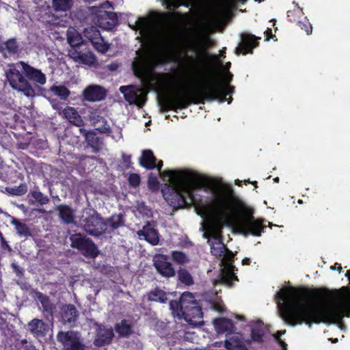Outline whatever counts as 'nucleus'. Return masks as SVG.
Here are the masks:
<instances>
[{
    "mask_svg": "<svg viewBox=\"0 0 350 350\" xmlns=\"http://www.w3.org/2000/svg\"><path fill=\"white\" fill-rule=\"evenodd\" d=\"M214 77V75H211L209 76L208 78H206V80H200V82H202L200 83V85H198V86H189V87H187V89L185 90V91L182 93V94H176L175 96H166L165 98H164L162 100H161L159 102V105H160V108H161V110L163 112H166L167 111H164L163 109V105H164L166 99L167 98H170V99H174L176 96H179V95H187L190 91H192L193 90H198V89H200L201 88L204 84H206V83H208L209 81L211 80V78Z\"/></svg>",
    "mask_w": 350,
    "mask_h": 350,
    "instance_id": "obj_39",
    "label": "nucleus"
},
{
    "mask_svg": "<svg viewBox=\"0 0 350 350\" xmlns=\"http://www.w3.org/2000/svg\"><path fill=\"white\" fill-rule=\"evenodd\" d=\"M131 156L124 153L122 154V165L124 170H129L132 167Z\"/></svg>",
    "mask_w": 350,
    "mask_h": 350,
    "instance_id": "obj_52",
    "label": "nucleus"
},
{
    "mask_svg": "<svg viewBox=\"0 0 350 350\" xmlns=\"http://www.w3.org/2000/svg\"><path fill=\"white\" fill-rule=\"evenodd\" d=\"M29 331L36 336H44L47 331L46 324L40 319H33L28 324Z\"/></svg>",
    "mask_w": 350,
    "mask_h": 350,
    "instance_id": "obj_33",
    "label": "nucleus"
},
{
    "mask_svg": "<svg viewBox=\"0 0 350 350\" xmlns=\"http://www.w3.org/2000/svg\"><path fill=\"white\" fill-rule=\"evenodd\" d=\"M195 35L196 39L189 43L188 49L196 52L197 57L187 56L186 60L187 63L192 65L193 68L202 69L204 71L206 62V59L209 55L205 48L208 46V42H210L211 40L210 38H201L200 31H196Z\"/></svg>",
    "mask_w": 350,
    "mask_h": 350,
    "instance_id": "obj_7",
    "label": "nucleus"
},
{
    "mask_svg": "<svg viewBox=\"0 0 350 350\" xmlns=\"http://www.w3.org/2000/svg\"><path fill=\"white\" fill-rule=\"evenodd\" d=\"M187 302L189 304L184 306L183 319L190 325H202L204 321L202 307L193 293H191V298H188Z\"/></svg>",
    "mask_w": 350,
    "mask_h": 350,
    "instance_id": "obj_11",
    "label": "nucleus"
},
{
    "mask_svg": "<svg viewBox=\"0 0 350 350\" xmlns=\"http://www.w3.org/2000/svg\"><path fill=\"white\" fill-rule=\"evenodd\" d=\"M12 189V194L16 196H22L27 193V187L25 184H21L18 187H13Z\"/></svg>",
    "mask_w": 350,
    "mask_h": 350,
    "instance_id": "obj_53",
    "label": "nucleus"
},
{
    "mask_svg": "<svg viewBox=\"0 0 350 350\" xmlns=\"http://www.w3.org/2000/svg\"><path fill=\"white\" fill-rule=\"evenodd\" d=\"M82 95L84 100L90 102L100 101L106 98L107 91L102 86L91 85L83 91Z\"/></svg>",
    "mask_w": 350,
    "mask_h": 350,
    "instance_id": "obj_19",
    "label": "nucleus"
},
{
    "mask_svg": "<svg viewBox=\"0 0 350 350\" xmlns=\"http://www.w3.org/2000/svg\"><path fill=\"white\" fill-rule=\"evenodd\" d=\"M250 263H251V260L249 258L245 257L242 260L243 265H250Z\"/></svg>",
    "mask_w": 350,
    "mask_h": 350,
    "instance_id": "obj_62",
    "label": "nucleus"
},
{
    "mask_svg": "<svg viewBox=\"0 0 350 350\" xmlns=\"http://www.w3.org/2000/svg\"><path fill=\"white\" fill-rule=\"evenodd\" d=\"M230 66H231V63L230 62H228L224 65V68L228 72V71H229Z\"/></svg>",
    "mask_w": 350,
    "mask_h": 350,
    "instance_id": "obj_64",
    "label": "nucleus"
},
{
    "mask_svg": "<svg viewBox=\"0 0 350 350\" xmlns=\"http://www.w3.org/2000/svg\"><path fill=\"white\" fill-rule=\"evenodd\" d=\"M137 26L140 29H144L146 27V21L144 18H139L136 22Z\"/></svg>",
    "mask_w": 350,
    "mask_h": 350,
    "instance_id": "obj_58",
    "label": "nucleus"
},
{
    "mask_svg": "<svg viewBox=\"0 0 350 350\" xmlns=\"http://www.w3.org/2000/svg\"><path fill=\"white\" fill-rule=\"evenodd\" d=\"M19 44L16 38H10L5 42L0 41V52L7 51L10 55H16L18 53Z\"/></svg>",
    "mask_w": 350,
    "mask_h": 350,
    "instance_id": "obj_36",
    "label": "nucleus"
},
{
    "mask_svg": "<svg viewBox=\"0 0 350 350\" xmlns=\"http://www.w3.org/2000/svg\"><path fill=\"white\" fill-rule=\"evenodd\" d=\"M266 334V328L263 322L257 321L251 327V339L252 341L261 344L264 342V336Z\"/></svg>",
    "mask_w": 350,
    "mask_h": 350,
    "instance_id": "obj_28",
    "label": "nucleus"
},
{
    "mask_svg": "<svg viewBox=\"0 0 350 350\" xmlns=\"http://www.w3.org/2000/svg\"><path fill=\"white\" fill-rule=\"evenodd\" d=\"M105 224V234H111L116 230L125 226L124 215L122 213L113 214L106 219H104Z\"/></svg>",
    "mask_w": 350,
    "mask_h": 350,
    "instance_id": "obj_22",
    "label": "nucleus"
},
{
    "mask_svg": "<svg viewBox=\"0 0 350 350\" xmlns=\"http://www.w3.org/2000/svg\"><path fill=\"white\" fill-rule=\"evenodd\" d=\"M153 265L157 271L163 277L171 278L176 274V271L172 263L169 262L167 255H156L153 258Z\"/></svg>",
    "mask_w": 350,
    "mask_h": 350,
    "instance_id": "obj_18",
    "label": "nucleus"
},
{
    "mask_svg": "<svg viewBox=\"0 0 350 350\" xmlns=\"http://www.w3.org/2000/svg\"><path fill=\"white\" fill-rule=\"evenodd\" d=\"M0 240L1 243V247L3 250H7L8 251H11L12 249L10 246L8 245V242L5 241V238L3 237V234L0 232Z\"/></svg>",
    "mask_w": 350,
    "mask_h": 350,
    "instance_id": "obj_56",
    "label": "nucleus"
},
{
    "mask_svg": "<svg viewBox=\"0 0 350 350\" xmlns=\"http://www.w3.org/2000/svg\"><path fill=\"white\" fill-rule=\"evenodd\" d=\"M138 234L139 236H143L144 239L152 245H157L159 242L158 231L150 222H148Z\"/></svg>",
    "mask_w": 350,
    "mask_h": 350,
    "instance_id": "obj_25",
    "label": "nucleus"
},
{
    "mask_svg": "<svg viewBox=\"0 0 350 350\" xmlns=\"http://www.w3.org/2000/svg\"><path fill=\"white\" fill-rule=\"evenodd\" d=\"M302 14V10L299 7L287 12V17L288 21L291 22L297 23V21H299V18Z\"/></svg>",
    "mask_w": 350,
    "mask_h": 350,
    "instance_id": "obj_49",
    "label": "nucleus"
},
{
    "mask_svg": "<svg viewBox=\"0 0 350 350\" xmlns=\"http://www.w3.org/2000/svg\"><path fill=\"white\" fill-rule=\"evenodd\" d=\"M265 34L267 36L266 40L269 41L271 38H273L272 31L271 29H269L267 31H265Z\"/></svg>",
    "mask_w": 350,
    "mask_h": 350,
    "instance_id": "obj_61",
    "label": "nucleus"
},
{
    "mask_svg": "<svg viewBox=\"0 0 350 350\" xmlns=\"http://www.w3.org/2000/svg\"><path fill=\"white\" fill-rule=\"evenodd\" d=\"M225 347L228 350H248L247 347L239 340H226Z\"/></svg>",
    "mask_w": 350,
    "mask_h": 350,
    "instance_id": "obj_43",
    "label": "nucleus"
},
{
    "mask_svg": "<svg viewBox=\"0 0 350 350\" xmlns=\"http://www.w3.org/2000/svg\"><path fill=\"white\" fill-rule=\"evenodd\" d=\"M163 165V162L162 160H159L158 161H157V167L156 168L157 169L158 172H159V174L160 175V176L163 179L165 180V178H167V176H165L163 174L167 170H164V171H162L161 169H162V167Z\"/></svg>",
    "mask_w": 350,
    "mask_h": 350,
    "instance_id": "obj_55",
    "label": "nucleus"
},
{
    "mask_svg": "<svg viewBox=\"0 0 350 350\" xmlns=\"http://www.w3.org/2000/svg\"><path fill=\"white\" fill-rule=\"evenodd\" d=\"M32 293L33 297L38 299L42 304L43 312L47 314L52 315L55 308L51 303L49 297L38 290H33Z\"/></svg>",
    "mask_w": 350,
    "mask_h": 350,
    "instance_id": "obj_30",
    "label": "nucleus"
},
{
    "mask_svg": "<svg viewBox=\"0 0 350 350\" xmlns=\"http://www.w3.org/2000/svg\"><path fill=\"white\" fill-rule=\"evenodd\" d=\"M157 159L151 150H144L139 159V165L148 170H152L157 167Z\"/></svg>",
    "mask_w": 350,
    "mask_h": 350,
    "instance_id": "obj_26",
    "label": "nucleus"
},
{
    "mask_svg": "<svg viewBox=\"0 0 350 350\" xmlns=\"http://www.w3.org/2000/svg\"><path fill=\"white\" fill-rule=\"evenodd\" d=\"M286 332L285 330L284 331H278L276 332V334L274 335L275 341L279 343L280 341L282 340L281 338V336L284 334Z\"/></svg>",
    "mask_w": 350,
    "mask_h": 350,
    "instance_id": "obj_59",
    "label": "nucleus"
},
{
    "mask_svg": "<svg viewBox=\"0 0 350 350\" xmlns=\"http://www.w3.org/2000/svg\"><path fill=\"white\" fill-rule=\"evenodd\" d=\"M234 88L230 85L222 84L217 79L214 78L204 84L201 88L193 90L187 95H179L174 99H166L163 109L164 111H175L186 109L191 104H204L205 101L217 100L219 103L225 102L226 96L232 94Z\"/></svg>",
    "mask_w": 350,
    "mask_h": 350,
    "instance_id": "obj_4",
    "label": "nucleus"
},
{
    "mask_svg": "<svg viewBox=\"0 0 350 350\" xmlns=\"http://www.w3.org/2000/svg\"><path fill=\"white\" fill-rule=\"evenodd\" d=\"M172 16L179 18H185L189 16V14H182L178 11H173L170 13Z\"/></svg>",
    "mask_w": 350,
    "mask_h": 350,
    "instance_id": "obj_57",
    "label": "nucleus"
},
{
    "mask_svg": "<svg viewBox=\"0 0 350 350\" xmlns=\"http://www.w3.org/2000/svg\"><path fill=\"white\" fill-rule=\"evenodd\" d=\"M192 69H186L184 72L183 75V79L185 82H189V84H191V82H192V85H193V82H196V79H199V77H202V69L196 68L191 67ZM200 79H202V77H200ZM194 85H196V83H194Z\"/></svg>",
    "mask_w": 350,
    "mask_h": 350,
    "instance_id": "obj_38",
    "label": "nucleus"
},
{
    "mask_svg": "<svg viewBox=\"0 0 350 350\" xmlns=\"http://www.w3.org/2000/svg\"><path fill=\"white\" fill-rule=\"evenodd\" d=\"M213 324L217 333L226 335L235 333L236 327L232 319L220 317L213 320Z\"/></svg>",
    "mask_w": 350,
    "mask_h": 350,
    "instance_id": "obj_23",
    "label": "nucleus"
},
{
    "mask_svg": "<svg viewBox=\"0 0 350 350\" xmlns=\"http://www.w3.org/2000/svg\"><path fill=\"white\" fill-rule=\"evenodd\" d=\"M350 292L349 286H342L339 290L330 291L326 288L310 290L306 287L283 288L277 293V298L284 303L280 304L281 317L286 323L295 326L306 323L336 324L343 326V318L350 314V307L342 302H330L323 304L303 303L310 299H323L331 294Z\"/></svg>",
    "mask_w": 350,
    "mask_h": 350,
    "instance_id": "obj_1",
    "label": "nucleus"
},
{
    "mask_svg": "<svg viewBox=\"0 0 350 350\" xmlns=\"http://www.w3.org/2000/svg\"><path fill=\"white\" fill-rule=\"evenodd\" d=\"M159 182L157 176L150 173L148 178V186L152 191H157L159 189Z\"/></svg>",
    "mask_w": 350,
    "mask_h": 350,
    "instance_id": "obj_51",
    "label": "nucleus"
},
{
    "mask_svg": "<svg viewBox=\"0 0 350 350\" xmlns=\"http://www.w3.org/2000/svg\"><path fill=\"white\" fill-rule=\"evenodd\" d=\"M64 117L71 124L81 128L84 122L78 111L72 107H66L63 110Z\"/></svg>",
    "mask_w": 350,
    "mask_h": 350,
    "instance_id": "obj_31",
    "label": "nucleus"
},
{
    "mask_svg": "<svg viewBox=\"0 0 350 350\" xmlns=\"http://www.w3.org/2000/svg\"><path fill=\"white\" fill-rule=\"evenodd\" d=\"M213 194L212 206L216 220L209 225L208 232L204 234V237L217 241L223 240V227L231 226L235 213L244 208V204L234 193L232 187L224 183H221L219 190L213 191Z\"/></svg>",
    "mask_w": 350,
    "mask_h": 350,
    "instance_id": "obj_3",
    "label": "nucleus"
},
{
    "mask_svg": "<svg viewBox=\"0 0 350 350\" xmlns=\"http://www.w3.org/2000/svg\"><path fill=\"white\" fill-rule=\"evenodd\" d=\"M234 260V254L227 248L225 253H224V255L221 256V266L223 267V269H221L218 282L228 287H232L234 285L233 281L239 280L234 273L236 267L232 263Z\"/></svg>",
    "mask_w": 350,
    "mask_h": 350,
    "instance_id": "obj_10",
    "label": "nucleus"
},
{
    "mask_svg": "<svg viewBox=\"0 0 350 350\" xmlns=\"http://www.w3.org/2000/svg\"><path fill=\"white\" fill-rule=\"evenodd\" d=\"M84 36L92 43L99 53H105L109 49V44L104 41L97 27L92 26L84 31Z\"/></svg>",
    "mask_w": 350,
    "mask_h": 350,
    "instance_id": "obj_16",
    "label": "nucleus"
},
{
    "mask_svg": "<svg viewBox=\"0 0 350 350\" xmlns=\"http://www.w3.org/2000/svg\"><path fill=\"white\" fill-rule=\"evenodd\" d=\"M83 229L90 235L100 237L106 232L104 218L96 210H90L87 216L81 219Z\"/></svg>",
    "mask_w": 350,
    "mask_h": 350,
    "instance_id": "obj_9",
    "label": "nucleus"
},
{
    "mask_svg": "<svg viewBox=\"0 0 350 350\" xmlns=\"http://www.w3.org/2000/svg\"><path fill=\"white\" fill-rule=\"evenodd\" d=\"M115 329L120 336L126 337L132 334V328L126 319H123L120 323H116Z\"/></svg>",
    "mask_w": 350,
    "mask_h": 350,
    "instance_id": "obj_40",
    "label": "nucleus"
},
{
    "mask_svg": "<svg viewBox=\"0 0 350 350\" xmlns=\"http://www.w3.org/2000/svg\"><path fill=\"white\" fill-rule=\"evenodd\" d=\"M278 344L281 346V347L282 348V350L287 349V344L284 340L280 341V342Z\"/></svg>",
    "mask_w": 350,
    "mask_h": 350,
    "instance_id": "obj_63",
    "label": "nucleus"
},
{
    "mask_svg": "<svg viewBox=\"0 0 350 350\" xmlns=\"http://www.w3.org/2000/svg\"><path fill=\"white\" fill-rule=\"evenodd\" d=\"M260 40V37H257L247 32L243 33L241 35V42L239 46L236 47L234 53L237 55L252 54L254 49L258 46Z\"/></svg>",
    "mask_w": 350,
    "mask_h": 350,
    "instance_id": "obj_15",
    "label": "nucleus"
},
{
    "mask_svg": "<svg viewBox=\"0 0 350 350\" xmlns=\"http://www.w3.org/2000/svg\"><path fill=\"white\" fill-rule=\"evenodd\" d=\"M163 174L172 184L162 190L163 196L174 210L191 206L196 209L206 210L201 196L197 198L194 189L208 186L213 189V191H217L221 183L188 170H168Z\"/></svg>",
    "mask_w": 350,
    "mask_h": 350,
    "instance_id": "obj_2",
    "label": "nucleus"
},
{
    "mask_svg": "<svg viewBox=\"0 0 350 350\" xmlns=\"http://www.w3.org/2000/svg\"><path fill=\"white\" fill-rule=\"evenodd\" d=\"M188 298H191V293L185 292L181 295L178 301L171 300L170 301V308L174 315L183 316V312L185 310L184 306L189 304L188 302H187Z\"/></svg>",
    "mask_w": 350,
    "mask_h": 350,
    "instance_id": "obj_24",
    "label": "nucleus"
},
{
    "mask_svg": "<svg viewBox=\"0 0 350 350\" xmlns=\"http://www.w3.org/2000/svg\"><path fill=\"white\" fill-rule=\"evenodd\" d=\"M114 336L113 331L111 328H99L94 344L98 347H102L111 343Z\"/></svg>",
    "mask_w": 350,
    "mask_h": 350,
    "instance_id": "obj_27",
    "label": "nucleus"
},
{
    "mask_svg": "<svg viewBox=\"0 0 350 350\" xmlns=\"http://www.w3.org/2000/svg\"><path fill=\"white\" fill-rule=\"evenodd\" d=\"M5 77L12 89L23 92L27 97L36 96L35 90L29 81L40 85L46 82V75L40 70L23 61L8 64Z\"/></svg>",
    "mask_w": 350,
    "mask_h": 350,
    "instance_id": "obj_5",
    "label": "nucleus"
},
{
    "mask_svg": "<svg viewBox=\"0 0 350 350\" xmlns=\"http://www.w3.org/2000/svg\"><path fill=\"white\" fill-rule=\"evenodd\" d=\"M50 91L58 96L62 100H67L70 96L69 90L64 85H53L50 88Z\"/></svg>",
    "mask_w": 350,
    "mask_h": 350,
    "instance_id": "obj_42",
    "label": "nucleus"
},
{
    "mask_svg": "<svg viewBox=\"0 0 350 350\" xmlns=\"http://www.w3.org/2000/svg\"><path fill=\"white\" fill-rule=\"evenodd\" d=\"M70 247L77 249L87 258H94L99 254V251L94 241L81 233L70 235Z\"/></svg>",
    "mask_w": 350,
    "mask_h": 350,
    "instance_id": "obj_8",
    "label": "nucleus"
},
{
    "mask_svg": "<svg viewBox=\"0 0 350 350\" xmlns=\"http://www.w3.org/2000/svg\"><path fill=\"white\" fill-rule=\"evenodd\" d=\"M177 273L179 281L185 285L190 286L194 283L192 275L186 269L180 268Z\"/></svg>",
    "mask_w": 350,
    "mask_h": 350,
    "instance_id": "obj_41",
    "label": "nucleus"
},
{
    "mask_svg": "<svg viewBox=\"0 0 350 350\" xmlns=\"http://www.w3.org/2000/svg\"><path fill=\"white\" fill-rule=\"evenodd\" d=\"M232 77L233 75L230 71H228V72H226V74L223 79H221L217 75L215 74L214 75V77L211 78V80L214 78H217L222 83V84L228 85V83H230L232 81Z\"/></svg>",
    "mask_w": 350,
    "mask_h": 350,
    "instance_id": "obj_54",
    "label": "nucleus"
},
{
    "mask_svg": "<svg viewBox=\"0 0 350 350\" xmlns=\"http://www.w3.org/2000/svg\"><path fill=\"white\" fill-rule=\"evenodd\" d=\"M120 91L124 95V98L130 105H135L142 107L146 101V92L141 88L134 85H122Z\"/></svg>",
    "mask_w": 350,
    "mask_h": 350,
    "instance_id": "obj_12",
    "label": "nucleus"
},
{
    "mask_svg": "<svg viewBox=\"0 0 350 350\" xmlns=\"http://www.w3.org/2000/svg\"><path fill=\"white\" fill-rule=\"evenodd\" d=\"M62 311V318L64 323L74 324L76 322L79 317V312L74 305H65L63 306Z\"/></svg>",
    "mask_w": 350,
    "mask_h": 350,
    "instance_id": "obj_29",
    "label": "nucleus"
},
{
    "mask_svg": "<svg viewBox=\"0 0 350 350\" xmlns=\"http://www.w3.org/2000/svg\"><path fill=\"white\" fill-rule=\"evenodd\" d=\"M59 218L66 224H70L75 220V211L69 205L60 204L57 206Z\"/></svg>",
    "mask_w": 350,
    "mask_h": 350,
    "instance_id": "obj_32",
    "label": "nucleus"
},
{
    "mask_svg": "<svg viewBox=\"0 0 350 350\" xmlns=\"http://www.w3.org/2000/svg\"><path fill=\"white\" fill-rule=\"evenodd\" d=\"M57 340L61 342L65 350H85V346L72 332H59Z\"/></svg>",
    "mask_w": 350,
    "mask_h": 350,
    "instance_id": "obj_17",
    "label": "nucleus"
},
{
    "mask_svg": "<svg viewBox=\"0 0 350 350\" xmlns=\"http://www.w3.org/2000/svg\"><path fill=\"white\" fill-rule=\"evenodd\" d=\"M107 14L108 17L114 23H116L118 21V17L116 13L107 12Z\"/></svg>",
    "mask_w": 350,
    "mask_h": 350,
    "instance_id": "obj_60",
    "label": "nucleus"
},
{
    "mask_svg": "<svg viewBox=\"0 0 350 350\" xmlns=\"http://www.w3.org/2000/svg\"><path fill=\"white\" fill-rule=\"evenodd\" d=\"M10 224L15 227L18 235L21 237L28 238L31 236L29 226L24 222L14 217H11Z\"/></svg>",
    "mask_w": 350,
    "mask_h": 350,
    "instance_id": "obj_35",
    "label": "nucleus"
},
{
    "mask_svg": "<svg viewBox=\"0 0 350 350\" xmlns=\"http://www.w3.org/2000/svg\"><path fill=\"white\" fill-rule=\"evenodd\" d=\"M132 67L136 77L140 79H146L149 81H154L159 77H166L168 76L166 73L158 74L148 70L141 62L133 63Z\"/></svg>",
    "mask_w": 350,
    "mask_h": 350,
    "instance_id": "obj_20",
    "label": "nucleus"
},
{
    "mask_svg": "<svg viewBox=\"0 0 350 350\" xmlns=\"http://www.w3.org/2000/svg\"><path fill=\"white\" fill-rule=\"evenodd\" d=\"M163 5L166 6L167 10H176L179 7L184 5L188 7V3H184L182 0H163Z\"/></svg>",
    "mask_w": 350,
    "mask_h": 350,
    "instance_id": "obj_45",
    "label": "nucleus"
},
{
    "mask_svg": "<svg viewBox=\"0 0 350 350\" xmlns=\"http://www.w3.org/2000/svg\"><path fill=\"white\" fill-rule=\"evenodd\" d=\"M265 228L266 226L263 225L261 220L255 219L252 216L243 219L239 224V232L244 236L260 237Z\"/></svg>",
    "mask_w": 350,
    "mask_h": 350,
    "instance_id": "obj_13",
    "label": "nucleus"
},
{
    "mask_svg": "<svg viewBox=\"0 0 350 350\" xmlns=\"http://www.w3.org/2000/svg\"><path fill=\"white\" fill-rule=\"evenodd\" d=\"M128 183L131 187L136 188L139 186L141 183V177L139 174L131 173L128 178Z\"/></svg>",
    "mask_w": 350,
    "mask_h": 350,
    "instance_id": "obj_50",
    "label": "nucleus"
},
{
    "mask_svg": "<svg viewBox=\"0 0 350 350\" xmlns=\"http://www.w3.org/2000/svg\"><path fill=\"white\" fill-rule=\"evenodd\" d=\"M68 42L72 47L70 55L76 62L92 65L95 61V56L84 43L81 36L77 31L68 32Z\"/></svg>",
    "mask_w": 350,
    "mask_h": 350,
    "instance_id": "obj_6",
    "label": "nucleus"
},
{
    "mask_svg": "<svg viewBox=\"0 0 350 350\" xmlns=\"http://www.w3.org/2000/svg\"><path fill=\"white\" fill-rule=\"evenodd\" d=\"M79 132L85 138L88 146L92 148L94 152H98L101 150L103 145L102 138L98 137L94 131H87L84 128H80Z\"/></svg>",
    "mask_w": 350,
    "mask_h": 350,
    "instance_id": "obj_21",
    "label": "nucleus"
},
{
    "mask_svg": "<svg viewBox=\"0 0 350 350\" xmlns=\"http://www.w3.org/2000/svg\"><path fill=\"white\" fill-rule=\"evenodd\" d=\"M88 120L92 126L101 133L109 134L111 132V127L107 120L103 116V112L99 108H90L87 115Z\"/></svg>",
    "mask_w": 350,
    "mask_h": 350,
    "instance_id": "obj_14",
    "label": "nucleus"
},
{
    "mask_svg": "<svg viewBox=\"0 0 350 350\" xmlns=\"http://www.w3.org/2000/svg\"><path fill=\"white\" fill-rule=\"evenodd\" d=\"M211 247V253L212 255L221 258L227 250L226 245L224 243L223 240L213 241L210 239L207 241Z\"/></svg>",
    "mask_w": 350,
    "mask_h": 350,
    "instance_id": "obj_37",
    "label": "nucleus"
},
{
    "mask_svg": "<svg viewBox=\"0 0 350 350\" xmlns=\"http://www.w3.org/2000/svg\"><path fill=\"white\" fill-rule=\"evenodd\" d=\"M147 299L149 301H155L161 304H166L168 298L167 293L159 287L150 291L147 294Z\"/></svg>",
    "mask_w": 350,
    "mask_h": 350,
    "instance_id": "obj_34",
    "label": "nucleus"
},
{
    "mask_svg": "<svg viewBox=\"0 0 350 350\" xmlns=\"http://www.w3.org/2000/svg\"><path fill=\"white\" fill-rule=\"evenodd\" d=\"M53 7L58 11H66L70 8V0H53Z\"/></svg>",
    "mask_w": 350,
    "mask_h": 350,
    "instance_id": "obj_46",
    "label": "nucleus"
},
{
    "mask_svg": "<svg viewBox=\"0 0 350 350\" xmlns=\"http://www.w3.org/2000/svg\"><path fill=\"white\" fill-rule=\"evenodd\" d=\"M172 258L178 265H184L188 262V258L186 254L180 251H173L172 252Z\"/></svg>",
    "mask_w": 350,
    "mask_h": 350,
    "instance_id": "obj_44",
    "label": "nucleus"
},
{
    "mask_svg": "<svg viewBox=\"0 0 350 350\" xmlns=\"http://www.w3.org/2000/svg\"><path fill=\"white\" fill-rule=\"evenodd\" d=\"M32 198L38 202L40 205H44L49 202V198L48 196L44 195L40 191H33L31 192Z\"/></svg>",
    "mask_w": 350,
    "mask_h": 350,
    "instance_id": "obj_47",
    "label": "nucleus"
},
{
    "mask_svg": "<svg viewBox=\"0 0 350 350\" xmlns=\"http://www.w3.org/2000/svg\"><path fill=\"white\" fill-rule=\"evenodd\" d=\"M297 23L301 29L305 31L307 35L312 34V27L307 17H304L302 20L297 21Z\"/></svg>",
    "mask_w": 350,
    "mask_h": 350,
    "instance_id": "obj_48",
    "label": "nucleus"
}]
</instances>
